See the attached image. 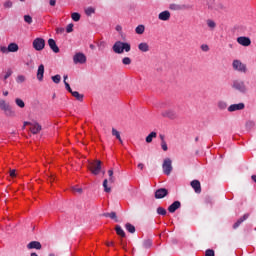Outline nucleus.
<instances>
[{"label":"nucleus","mask_w":256,"mask_h":256,"mask_svg":"<svg viewBox=\"0 0 256 256\" xmlns=\"http://www.w3.org/2000/svg\"><path fill=\"white\" fill-rule=\"evenodd\" d=\"M48 181L50 183H53L55 181V176H53V175L48 176Z\"/></svg>","instance_id":"obj_54"},{"label":"nucleus","mask_w":256,"mask_h":256,"mask_svg":"<svg viewBox=\"0 0 256 256\" xmlns=\"http://www.w3.org/2000/svg\"><path fill=\"white\" fill-rule=\"evenodd\" d=\"M43 75H45V66L43 64L39 65L37 70L38 81H43Z\"/></svg>","instance_id":"obj_22"},{"label":"nucleus","mask_w":256,"mask_h":256,"mask_svg":"<svg viewBox=\"0 0 256 256\" xmlns=\"http://www.w3.org/2000/svg\"><path fill=\"white\" fill-rule=\"evenodd\" d=\"M167 195H169V190L166 188H160L155 192V199H164Z\"/></svg>","instance_id":"obj_13"},{"label":"nucleus","mask_w":256,"mask_h":256,"mask_svg":"<svg viewBox=\"0 0 256 256\" xmlns=\"http://www.w3.org/2000/svg\"><path fill=\"white\" fill-rule=\"evenodd\" d=\"M0 109L4 111L6 117H15V111L11 109V106L5 100H0Z\"/></svg>","instance_id":"obj_3"},{"label":"nucleus","mask_w":256,"mask_h":256,"mask_svg":"<svg viewBox=\"0 0 256 256\" xmlns=\"http://www.w3.org/2000/svg\"><path fill=\"white\" fill-rule=\"evenodd\" d=\"M53 83L59 84L61 83V75L57 74L55 76H52Z\"/></svg>","instance_id":"obj_37"},{"label":"nucleus","mask_w":256,"mask_h":256,"mask_svg":"<svg viewBox=\"0 0 256 256\" xmlns=\"http://www.w3.org/2000/svg\"><path fill=\"white\" fill-rule=\"evenodd\" d=\"M255 127V122L253 121H247L246 122V128L247 129H253Z\"/></svg>","instance_id":"obj_44"},{"label":"nucleus","mask_w":256,"mask_h":256,"mask_svg":"<svg viewBox=\"0 0 256 256\" xmlns=\"http://www.w3.org/2000/svg\"><path fill=\"white\" fill-rule=\"evenodd\" d=\"M115 231H116L117 235H119V237H126L125 231L123 230V228L120 225H116Z\"/></svg>","instance_id":"obj_26"},{"label":"nucleus","mask_w":256,"mask_h":256,"mask_svg":"<svg viewBox=\"0 0 256 256\" xmlns=\"http://www.w3.org/2000/svg\"><path fill=\"white\" fill-rule=\"evenodd\" d=\"M101 160H94L88 163V169L92 175H99L101 173Z\"/></svg>","instance_id":"obj_2"},{"label":"nucleus","mask_w":256,"mask_h":256,"mask_svg":"<svg viewBox=\"0 0 256 256\" xmlns=\"http://www.w3.org/2000/svg\"><path fill=\"white\" fill-rule=\"evenodd\" d=\"M42 245L41 242L39 241H31L30 243L27 244V249H37L38 251H40V249H42Z\"/></svg>","instance_id":"obj_17"},{"label":"nucleus","mask_w":256,"mask_h":256,"mask_svg":"<svg viewBox=\"0 0 256 256\" xmlns=\"http://www.w3.org/2000/svg\"><path fill=\"white\" fill-rule=\"evenodd\" d=\"M159 137H160V139H161V143H163V141H165V135L160 134Z\"/></svg>","instance_id":"obj_61"},{"label":"nucleus","mask_w":256,"mask_h":256,"mask_svg":"<svg viewBox=\"0 0 256 256\" xmlns=\"http://www.w3.org/2000/svg\"><path fill=\"white\" fill-rule=\"evenodd\" d=\"M173 161L170 158H166L162 164V169L164 175H171V171H173Z\"/></svg>","instance_id":"obj_6"},{"label":"nucleus","mask_w":256,"mask_h":256,"mask_svg":"<svg viewBox=\"0 0 256 256\" xmlns=\"http://www.w3.org/2000/svg\"><path fill=\"white\" fill-rule=\"evenodd\" d=\"M16 169H12L9 171V174H10V177L14 178V177H17V173H16Z\"/></svg>","instance_id":"obj_48"},{"label":"nucleus","mask_w":256,"mask_h":256,"mask_svg":"<svg viewBox=\"0 0 256 256\" xmlns=\"http://www.w3.org/2000/svg\"><path fill=\"white\" fill-rule=\"evenodd\" d=\"M192 189H194L195 193H201V182H199V180H193L190 183Z\"/></svg>","instance_id":"obj_19"},{"label":"nucleus","mask_w":256,"mask_h":256,"mask_svg":"<svg viewBox=\"0 0 256 256\" xmlns=\"http://www.w3.org/2000/svg\"><path fill=\"white\" fill-rule=\"evenodd\" d=\"M74 191H76V193H83L82 188H74Z\"/></svg>","instance_id":"obj_58"},{"label":"nucleus","mask_w":256,"mask_h":256,"mask_svg":"<svg viewBox=\"0 0 256 256\" xmlns=\"http://www.w3.org/2000/svg\"><path fill=\"white\" fill-rule=\"evenodd\" d=\"M65 88L67 89V91L69 92V93H73V90L71 89V86L69 85V82H65Z\"/></svg>","instance_id":"obj_49"},{"label":"nucleus","mask_w":256,"mask_h":256,"mask_svg":"<svg viewBox=\"0 0 256 256\" xmlns=\"http://www.w3.org/2000/svg\"><path fill=\"white\" fill-rule=\"evenodd\" d=\"M32 46L35 51H43L45 49V39L43 38H36L32 42Z\"/></svg>","instance_id":"obj_7"},{"label":"nucleus","mask_w":256,"mask_h":256,"mask_svg":"<svg viewBox=\"0 0 256 256\" xmlns=\"http://www.w3.org/2000/svg\"><path fill=\"white\" fill-rule=\"evenodd\" d=\"M161 147H162V149L164 150V151H168V147H167V142L166 141H163V142H161Z\"/></svg>","instance_id":"obj_50"},{"label":"nucleus","mask_w":256,"mask_h":256,"mask_svg":"<svg viewBox=\"0 0 256 256\" xmlns=\"http://www.w3.org/2000/svg\"><path fill=\"white\" fill-rule=\"evenodd\" d=\"M26 79H27V78H25V76L19 75V76H17V78H16V83H25Z\"/></svg>","instance_id":"obj_40"},{"label":"nucleus","mask_w":256,"mask_h":256,"mask_svg":"<svg viewBox=\"0 0 256 256\" xmlns=\"http://www.w3.org/2000/svg\"><path fill=\"white\" fill-rule=\"evenodd\" d=\"M122 63H123V65H131V58H129V57H124V58L122 59Z\"/></svg>","instance_id":"obj_43"},{"label":"nucleus","mask_w":256,"mask_h":256,"mask_svg":"<svg viewBox=\"0 0 256 256\" xmlns=\"http://www.w3.org/2000/svg\"><path fill=\"white\" fill-rule=\"evenodd\" d=\"M138 49L139 51H141L142 53H147L149 52V44H147V42H141L138 45Z\"/></svg>","instance_id":"obj_23"},{"label":"nucleus","mask_w":256,"mask_h":256,"mask_svg":"<svg viewBox=\"0 0 256 256\" xmlns=\"http://www.w3.org/2000/svg\"><path fill=\"white\" fill-rule=\"evenodd\" d=\"M114 53H117L118 55H121L124 53H129L131 51V44L127 42H121V41H116L112 47Z\"/></svg>","instance_id":"obj_1"},{"label":"nucleus","mask_w":256,"mask_h":256,"mask_svg":"<svg viewBox=\"0 0 256 256\" xmlns=\"http://www.w3.org/2000/svg\"><path fill=\"white\" fill-rule=\"evenodd\" d=\"M3 95H4V97H7V95H9V91H4Z\"/></svg>","instance_id":"obj_63"},{"label":"nucleus","mask_w":256,"mask_h":256,"mask_svg":"<svg viewBox=\"0 0 256 256\" xmlns=\"http://www.w3.org/2000/svg\"><path fill=\"white\" fill-rule=\"evenodd\" d=\"M207 25L210 29H215V27H217V24L213 20H207Z\"/></svg>","instance_id":"obj_41"},{"label":"nucleus","mask_w":256,"mask_h":256,"mask_svg":"<svg viewBox=\"0 0 256 256\" xmlns=\"http://www.w3.org/2000/svg\"><path fill=\"white\" fill-rule=\"evenodd\" d=\"M205 256H215V251L212 249H208L205 252Z\"/></svg>","instance_id":"obj_46"},{"label":"nucleus","mask_w":256,"mask_h":256,"mask_svg":"<svg viewBox=\"0 0 256 256\" xmlns=\"http://www.w3.org/2000/svg\"><path fill=\"white\" fill-rule=\"evenodd\" d=\"M56 33H65V29L64 28H57Z\"/></svg>","instance_id":"obj_55"},{"label":"nucleus","mask_w":256,"mask_h":256,"mask_svg":"<svg viewBox=\"0 0 256 256\" xmlns=\"http://www.w3.org/2000/svg\"><path fill=\"white\" fill-rule=\"evenodd\" d=\"M251 179H252V181H254V183H256V175H252Z\"/></svg>","instance_id":"obj_62"},{"label":"nucleus","mask_w":256,"mask_h":256,"mask_svg":"<svg viewBox=\"0 0 256 256\" xmlns=\"http://www.w3.org/2000/svg\"><path fill=\"white\" fill-rule=\"evenodd\" d=\"M48 45L50 49L53 51V53H59V46H57V42L53 38H50L48 40Z\"/></svg>","instance_id":"obj_18"},{"label":"nucleus","mask_w":256,"mask_h":256,"mask_svg":"<svg viewBox=\"0 0 256 256\" xmlns=\"http://www.w3.org/2000/svg\"><path fill=\"white\" fill-rule=\"evenodd\" d=\"M237 43L242 45V47H249V45H251V38L247 36H240L237 38Z\"/></svg>","instance_id":"obj_12"},{"label":"nucleus","mask_w":256,"mask_h":256,"mask_svg":"<svg viewBox=\"0 0 256 256\" xmlns=\"http://www.w3.org/2000/svg\"><path fill=\"white\" fill-rule=\"evenodd\" d=\"M3 5L4 9H11V7H13V2L11 0H7Z\"/></svg>","instance_id":"obj_39"},{"label":"nucleus","mask_w":256,"mask_h":256,"mask_svg":"<svg viewBox=\"0 0 256 256\" xmlns=\"http://www.w3.org/2000/svg\"><path fill=\"white\" fill-rule=\"evenodd\" d=\"M120 245H122V249H124V251H127V243L123 242V240H121Z\"/></svg>","instance_id":"obj_53"},{"label":"nucleus","mask_w":256,"mask_h":256,"mask_svg":"<svg viewBox=\"0 0 256 256\" xmlns=\"http://www.w3.org/2000/svg\"><path fill=\"white\" fill-rule=\"evenodd\" d=\"M144 167H145V165H144L143 163H139V164H138V169L143 170Z\"/></svg>","instance_id":"obj_60"},{"label":"nucleus","mask_w":256,"mask_h":256,"mask_svg":"<svg viewBox=\"0 0 256 256\" xmlns=\"http://www.w3.org/2000/svg\"><path fill=\"white\" fill-rule=\"evenodd\" d=\"M162 117H167V119H177L178 115L175 110L168 109L162 112Z\"/></svg>","instance_id":"obj_14"},{"label":"nucleus","mask_w":256,"mask_h":256,"mask_svg":"<svg viewBox=\"0 0 256 256\" xmlns=\"http://www.w3.org/2000/svg\"><path fill=\"white\" fill-rule=\"evenodd\" d=\"M181 207V202L179 201H174L169 207H168V211L169 213H175V211H177V209H179Z\"/></svg>","instance_id":"obj_21"},{"label":"nucleus","mask_w":256,"mask_h":256,"mask_svg":"<svg viewBox=\"0 0 256 256\" xmlns=\"http://www.w3.org/2000/svg\"><path fill=\"white\" fill-rule=\"evenodd\" d=\"M156 211L158 215H167V210L163 207H158Z\"/></svg>","instance_id":"obj_36"},{"label":"nucleus","mask_w":256,"mask_h":256,"mask_svg":"<svg viewBox=\"0 0 256 256\" xmlns=\"http://www.w3.org/2000/svg\"><path fill=\"white\" fill-rule=\"evenodd\" d=\"M247 219H249V214H244L242 217H240L236 223H234L233 225V229H238V227L241 226V223H243L244 221H247Z\"/></svg>","instance_id":"obj_20"},{"label":"nucleus","mask_w":256,"mask_h":256,"mask_svg":"<svg viewBox=\"0 0 256 256\" xmlns=\"http://www.w3.org/2000/svg\"><path fill=\"white\" fill-rule=\"evenodd\" d=\"M73 97H75V99H77V101H83V94H80L78 91H73L71 94Z\"/></svg>","instance_id":"obj_30"},{"label":"nucleus","mask_w":256,"mask_h":256,"mask_svg":"<svg viewBox=\"0 0 256 256\" xmlns=\"http://www.w3.org/2000/svg\"><path fill=\"white\" fill-rule=\"evenodd\" d=\"M112 135L116 137V139H121V133L115 128H112Z\"/></svg>","instance_id":"obj_38"},{"label":"nucleus","mask_w":256,"mask_h":256,"mask_svg":"<svg viewBox=\"0 0 256 256\" xmlns=\"http://www.w3.org/2000/svg\"><path fill=\"white\" fill-rule=\"evenodd\" d=\"M158 19L160 21H169V19H171V12H169L168 10H165V11L161 12L158 15Z\"/></svg>","instance_id":"obj_16"},{"label":"nucleus","mask_w":256,"mask_h":256,"mask_svg":"<svg viewBox=\"0 0 256 256\" xmlns=\"http://www.w3.org/2000/svg\"><path fill=\"white\" fill-rule=\"evenodd\" d=\"M116 31H118V33H121V31H123V27H121V25H117Z\"/></svg>","instance_id":"obj_56"},{"label":"nucleus","mask_w":256,"mask_h":256,"mask_svg":"<svg viewBox=\"0 0 256 256\" xmlns=\"http://www.w3.org/2000/svg\"><path fill=\"white\" fill-rule=\"evenodd\" d=\"M232 67L235 71H239V73H247V65L243 64L240 60H234Z\"/></svg>","instance_id":"obj_8"},{"label":"nucleus","mask_w":256,"mask_h":256,"mask_svg":"<svg viewBox=\"0 0 256 256\" xmlns=\"http://www.w3.org/2000/svg\"><path fill=\"white\" fill-rule=\"evenodd\" d=\"M8 51L9 53H17L19 51V45L17 43H10L8 45Z\"/></svg>","instance_id":"obj_24"},{"label":"nucleus","mask_w":256,"mask_h":256,"mask_svg":"<svg viewBox=\"0 0 256 256\" xmlns=\"http://www.w3.org/2000/svg\"><path fill=\"white\" fill-rule=\"evenodd\" d=\"M1 53H9V47L2 46L0 48Z\"/></svg>","instance_id":"obj_52"},{"label":"nucleus","mask_w":256,"mask_h":256,"mask_svg":"<svg viewBox=\"0 0 256 256\" xmlns=\"http://www.w3.org/2000/svg\"><path fill=\"white\" fill-rule=\"evenodd\" d=\"M157 138V132H151L147 137H146V143H153V139Z\"/></svg>","instance_id":"obj_27"},{"label":"nucleus","mask_w":256,"mask_h":256,"mask_svg":"<svg viewBox=\"0 0 256 256\" xmlns=\"http://www.w3.org/2000/svg\"><path fill=\"white\" fill-rule=\"evenodd\" d=\"M201 49H202L205 53H207V51H209V45H207V44H202V45H201Z\"/></svg>","instance_id":"obj_51"},{"label":"nucleus","mask_w":256,"mask_h":256,"mask_svg":"<svg viewBox=\"0 0 256 256\" xmlns=\"http://www.w3.org/2000/svg\"><path fill=\"white\" fill-rule=\"evenodd\" d=\"M10 75H13V71L11 69H8L6 74L4 75V81H7V79H9Z\"/></svg>","instance_id":"obj_45"},{"label":"nucleus","mask_w":256,"mask_h":256,"mask_svg":"<svg viewBox=\"0 0 256 256\" xmlns=\"http://www.w3.org/2000/svg\"><path fill=\"white\" fill-rule=\"evenodd\" d=\"M109 179H104L103 187L105 193H111V187L108 186V183H115V176H113V169L108 170Z\"/></svg>","instance_id":"obj_4"},{"label":"nucleus","mask_w":256,"mask_h":256,"mask_svg":"<svg viewBox=\"0 0 256 256\" xmlns=\"http://www.w3.org/2000/svg\"><path fill=\"white\" fill-rule=\"evenodd\" d=\"M107 247H113L115 245V242H106Z\"/></svg>","instance_id":"obj_59"},{"label":"nucleus","mask_w":256,"mask_h":256,"mask_svg":"<svg viewBox=\"0 0 256 256\" xmlns=\"http://www.w3.org/2000/svg\"><path fill=\"white\" fill-rule=\"evenodd\" d=\"M73 61L75 65L77 64L83 65V63H87V56H85V54L81 52L76 53L73 57Z\"/></svg>","instance_id":"obj_9"},{"label":"nucleus","mask_w":256,"mask_h":256,"mask_svg":"<svg viewBox=\"0 0 256 256\" xmlns=\"http://www.w3.org/2000/svg\"><path fill=\"white\" fill-rule=\"evenodd\" d=\"M56 4H57V0H50L51 7H55Z\"/></svg>","instance_id":"obj_57"},{"label":"nucleus","mask_w":256,"mask_h":256,"mask_svg":"<svg viewBox=\"0 0 256 256\" xmlns=\"http://www.w3.org/2000/svg\"><path fill=\"white\" fill-rule=\"evenodd\" d=\"M142 246L144 247V249H151V247L153 246V241L151 239L144 240Z\"/></svg>","instance_id":"obj_29"},{"label":"nucleus","mask_w":256,"mask_h":256,"mask_svg":"<svg viewBox=\"0 0 256 256\" xmlns=\"http://www.w3.org/2000/svg\"><path fill=\"white\" fill-rule=\"evenodd\" d=\"M232 89H235L240 93H247V86L243 80H234L232 83Z\"/></svg>","instance_id":"obj_5"},{"label":"nucleus","mask_w":256,"mask_h":256,"mask_svg":"<svg viewBox=\"0 0 256 256\" xmlns=\"http://www.w3.org/2000/svg\"><path fill=\"white\" fill-rule=\"evenodd\" d=\"M15 103L17 107H20V109L25 108V102L21 98H16Z\"/></svg>","instance_id":"obj_33"},{"label":"nucleus","mask_w":256,"mask_h":256,"mask_svg":"<svg viewBox=\"0 0 256 256\" xmlns=\"http://www.w3.org/2000/svg\"><path fill=\"white\" fill-rule=\"evenodd\" d=\"M135 33H137V35H143L145 33V25H138L135 29Z\"/></svg>","instance_id":"obj_28"},{"label":"nucleus","mask_w":256,"mask_h":256,"mask_svg":"<svg viewBox=\"0 0 256 256\" xmlns=\"http://www.w3.org/2000/svg\"><path fill=\"white\" fill-rule=\"evenodd\" d=\"M30 256H39V255H37V253L33 252L30 254Z\"/></svg>","instance_id":"obj_64"},{"label":"nucleus","mask_w":256,"mask_h":256,"mask_svg":"<svg viewBox=\"0 0 256 256\" xmlns=\"http://www.w3.org/2000/svg\"><path fill=\"white\" fill-rule=\"evenodd\" d=\"M245 109L244 103L232 104L228 107L229 113H233L235 111H243Z\"/></svg>","instance_id":"obj_15"},{"label":"nucleus","mask_w":256,"mask_h":256,"mask_svg":"<svg viewBox=\"0 0 256 256\" xmlns=\"http://www.w3.org/2000/svg\"><path fill=\"white\" fill-rule=\"evenodd\" d=\"M218 109H220L221 111H225V109H227V102L225 101H219L217 104Z\"/></svg>","instance_id":"obj_34"},{"label":"nucleus","mask_w":256,"mask_h":256,"mask_svg":"<svg viewBox=\"0 0 256 256\" xmlns=\"http://www.w3.org/2000/svg\"><path fill=\"white\" fill-rule=\"evenodd\" d=\"M93 13H95V8L93 7H88L85 9V14L88 16V17H91L93 15Z\"/></svg>","instance_id":"obj_35"},{"label":"nucleus","mask_w":256,"mask_h":256,"mask_svg":"<svg viewBox=\"0 0 256 256\" xmlns=\"http://www.w3.org/2000/svg\"><path fill=\"white\" fill-rule=\"evenodd\" d=\"M125 229L128 231V233H135V226H133L131 223H126Z\"/></svg>","instance_id":"obj_31"},{"label":"nucleus","mask_w":256,"mask_h":256,"mask_svg":"<svg viewBox=\"0 0 256 256\" xmlns=\"http://www.w3.org/2000/svg\"><path fill=\"white\" fill-rule=\"evenodd\" d=\"M102 217H109L110 219H113L116 223H119V219H117V213L115 212L104 213L102 214Z\"/></svg>","instance_id":"obj_25"},{"label":"nucleus","mask_w":256,"mask_h":256,"mask_svg":"<svg viewBox=\"0 0 256 256\" xmlns=\"http://www.w3.org/2000/svg\"><path fill=\"white\" fill-rule=\"evenodd\" d=\"M71 19H72V21H75V22L81 21V14H79L77 12H73L71 14Z\"/></svg>","instance_id":"obj_32"},{"label":"nucleus","mask_w":256,"mask_h":256,"mask_svg":"<svg viewBox=\"0 0 256 256\" xmlns=\"http://www.w3.org/2000/svg\"><path fill=\"white\" fill-rule=\"evenodd\" d=\"M24 125H30V131L33 135H37V133H40L42 129L41 125L37 122H25Z\"/></svg>","instance_id":"obj_10"},{"label":"nucleus","mask_w":256,"mask_h":256,"mask_svg":"<svg viewBox=\"0 0 256 256\" xmlns=\"http://www.w3.org/2000/svg\"><path fill=\"white\" fill-rule=\"evenodd\" d=\"M24 21L25 23H28V25H31V23H33V18L30 15H25Z\"/></svg>","instance_id":"obj_42"},{"label":"nucleus","mask_w":256,"mask_h":256,"mask_svg":"<svg viewBox=\"0 0 256 256\" xmlns=\"http://www.w3.org/2000/svg\"><path fill=\"white\" fill-rule=\"evenodd\" d=\"M168 9H170V11H185L189 9V6L185 4L171 3Z\"/></svg>","instance_id":"obj_11"},{"label":"nucleus","mask_w":256,"mask_h":256,"mask_svg":"<svg viewBox=\"0 0 256 256\" xmlns=\"http://www.w3.org/2000/svg\"><path fill=\"white\" fill-rule=\"evenodd\" d=\"M66 32L73 33V23L67 25Z\"/></svg>","instance_id":"obj_47"}]
</instances>
